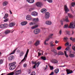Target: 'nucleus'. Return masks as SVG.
Returning a JSON list of instances; mask_svg holds the SVG:
<instances>
[{
    "label": "nucleus",
    "instance_id": "nucleus-1",
    "mask_svg": "<svg viewBox=\"0 0 75 75\" xmlns=\"http://www.w3.org/2000/svg\"><path fill=\"white\" fill-rule=\"evenodd\" d=\"M16 64V62L10 63L9 64V66L10 67L9 69L10 70H13V69H14L16 67V66L15 65Z\"/></svg>",
    "mask_w": 75,
    "mask_h": 75
},
{
    "label": "nucleus",
    "instance_id": "nucleus-2",
    "mask_svg": "<svg viewBox=\"0 0 75 75\" xmlns=\"http://www.w3.org/2000/svg\"><path fill=\"white\" fill-rule=\"evenodd\" d=\"M28 52H29V50L28 49L27 50V51L26 52V54L25 55L23 59L22 60L21 62H24L26 61V59L27 58V55H28Z\"/></svg>",
    "mask_w": 75,
    "mask_h": 75
},
{
    "label": "nucleus",
    "instance_id": "nucleus-3",
    "mask_svg": "<svg viewBox=\"0 0 75 75\" xmlns=\"http://www.w3.org/2000/svg\"><path fill=\"white\" fill-rule=\"evenodd\" d=\"M40 29H35L34 31V33L35 34H39L40 33Z\"/></svg>",
    "mask_w": 75,
    "mask_h": 75
},
{
    "label": "nucleus",
    "instance_id": "nucleus-4",
    "mask_svg": "<svg viewBox=\"0 0 75 75\" xmlns=\"http://www.w3.org/2000/svg\"><path fill=\"white\" fill-rule=\"evenodd\" d=\"M8 25V24L6 23H4V24H1L0 25V28H6Z\"/></svg>",
    "mask_w": 75,
    "mask_h": 75
},
{
    "label": "nucleus",
    "instance_id": "nucleus-5",
    "mask_svg": "<svg viewBox=\"0 0 75 75\" xmlns=\"http://www.w3.org/2000/svg\"><path fill=\"white\" fill-rule=\"evenodd\" d=\"M64 10L65 11V13H67L69 11V9H68V8L67 5H64Z\"/></svg>",
    "mask_w": 75,
    "mask_h": 75
},
{
    "label": "nucleus",
    "instance_id": "nucleus-6",
    "mask_svg": "<svg viewBox=\"0 0 75 75\" xmlns=\"http://www.w3.org/2000/svg\"><path fill=\"white\" fill-rule=\"evenodd\" d=\"M74 25L75 27V22H74V23H73L72 22H71L69 28H74L75 27L73 26Z\"/></svg>",
    "mask_w": 75,
    "mask_h": 75
},
{
    "label": "nucleus",
    "instance_id": "nucleus-7",
    "mask_svg": "<svg viewBox=\"0 0 75 75\" xmlns=\"http://www.w3.org/2000/svg\"><path fill=\"white\" fill-rule=\"evenodd\" d=\"M50 17V13L49 12H46L45 13V19H48Z\"/></svg>",
    "mask_w": 75,
    "mask_h": 75
},
{
    "label": "nucleus",
    "instance_id": "nucleus-8",
    "mask_svg": "<svg viewBox=\"0 0 75 75\" xmlns=\"http://www.w3.org/2000/svg\"><path fill=\"white\" fill-rule=\"evenodd\" d=\"M14 74L15 75H19V74H21V71L20 70H17V71L14 72Z\"/></svg>",
    "mask_w": 75,
    "mask_h": 75
},
{
    "label": "nucleus",
    "instance_id": "nucleus-9",
    "mask_svg": "<svg viewBox=\"0 0 75 75\" xmlns=\"http://www.w3.org/2000/svg\"><path fill=\"white\" fill-rule=\"evenodd\" d=\"M26 20H31L32 18L31 16L29 15H28L26 17Z\"/></svg>",
    "mask_w": 75,
    "mask_h": 75
},
{
    "label": "nucleus",
    "instance_id": "nucleus-10",
    "mask_svg": "<svg viewBox=\"0 0 75 75\" xmlns=\"http://www.w3.org/2000/svg\"><path fill=\"white\" fill-rule=\"evenodd\" d=\"M36 5L38 7H41L42 5V3L41 2H37L36 3Z\"/></svg>",
    "mask_w": 75,
    "mask_h": 75
},
{
    "label": "nucleus",
    "instance_id": "nucleus-11",
    "mask_svg": "<svg viewBox=\"0 0 75 75\" xmlns=\"http://www.w3.org/2000/svg\"><path fill=\"white\" fill-rule=\"evenodd\" d=\"M66 71L67 72V75L71 74L73 73V71H72V70H70V69H67L66 70Z\"/></svg>",
    "mask_w": 75,
    "mask_h": 75
},
{
    "label": "nucleus",
    "instance_id": "nucleus-12",
    "mask_svg": "<svg viewBox=\"0 0 75 75\" xmlns=\"http://www.w3.org/2000/svg\"><path fill=\"white\" fill-rule=\"evenodd\" d=\"M50 38H48V37H47L46 38V39L44 42V44L45 45H48V43H46V42H48V41H49V40H50Z\"/></svg>",
    "mask_w": 75,
    "mask_h": 75
},
{
    "label": "nucleus",
    "instance_id": "nucleus-13",
    "mask_svg": "<svg viewBox=\"0 0 75 75\" xmlns=\"http://www.w3.org/2000/svg\"><path fill=\"white\" fill-rule=\"evenodd\" d=\"M14 58V56L11 55L9 56L8 57V60L9 61H12V59H13Z\"/></svg>",
    "mask_w": 75,
    "mask_h": 75
},
{
    "label": "nucleus",
    "instance_id": "nucleus-14",
    "mask_svg": "<svg viewBox=\"0 0 75 75\" xmlns=\"http://www.w3.org/2000/svg\"><path fill=\"white\" fill-rule=\"evenodd\" d=\"M45 24L47 25H51L52 24V22L50 21H47L45 22Z\"/></svg>",
    "mask_w": 75,
    "mask_h": 75
},
{
    "label": "nucleus",
    "instance_id": "nucleus-15",
    "mask_svg": "<svg viewBox=\"0 0 75 75\" xmlns=\"http://www.w3.org/2000/svg\"><path fill=\"white\" fill-rule=\"evenodd\" d=\"M64 21H66V22H69V21L68 20V16H66L65 19L63 18V19Z\"/></svg>",
    "mask_w": 75,
    "mask_h": 75
},
{
    "label": "nucleus",
    "instance_id": "nucleus-16",
    "mask_svg": "<svg viewBox=\"0 0 75 75\" xmlns=\"http://www.w3.org/2000/svg\"><path fill=\"white\" fill-rule=\"evenodd\" d=\"M40 42L39 40H37L36 41V42L35 44V45L37 47V46H38L39 45H40Z\"/></svg>",
    "mask_w": 75,
    "mask_h": 75
},
{
    "label": "nucleus",
    "instance_id": "nucleus-17",
    "mask_svg": "<svg viewBox=\"0 0 75 75\" xmlns=\"http://www.w3.org/2000/svg\"><path fill=\"white\" fill-rule=\"evenodd\" d=\"M24 52L23 51H21V52H20L19 54L20 57H22V56H23V55H24Z\"/></svg>",
    "mask_w": 75,
    "mask_h": 75
},
{
    "label": "nucleus",
    "instance_id": "nucleus-18",
    "mask_svg": "<svg viewBox=\"0 0 75 75\" xmlns=\"http://www.w3.org/2000/svg\"><path fill=\"white\" fill-rule=\"evenodd\" d=\"M51 62L54 64H57L58 61L55 59H52L51 60Z\"/></svg>",
    "mask_w": 75,
    "mask_h": 75
},
{
    "label": "nucleus",
    "instance_id": "nucleus-19",
    "mask_svg": "<svg viewBox=\"0 0 75 75\" xmlns=\"http://www.w3.org/2000/svg\"><path fill=\"white\" fill-rule=\"evenodd\" d=\"M26 1L29 3H34V0H26Z\"/></svg>",
    "mask_w": 75,
    "mask_h": 75
},
{
    "label": "nucleus",
    "instance_id": "nucleus-20",
    "mask_svg": "<svg viewBox=\"0 0 75 75\" xmlns=\"http://www.w3.org/2000/svg\"><path fill=\"white\" fill-rule=\"evenodd\" d=\"M27 21L23 22L21 23V24L22 25H25L27 24Z\"/></svg>",
    "mask_w": 75,
    "mask_h": 75
},
{
    "label": "nucleus",
    "instance_id": "nucleus-21",
    "mask_svg": "<svg viewBox=\"0 0 75 75\" xmlns=\"http://www.w3.org/2000/svg\"><path fill=\"white\" fill-rule=\"evenodd\" d=\"M14 25H15V24L13 22L11 23L9 25V26L10 27H12L14 26Z\"/></svg>",
    "mask_w": 75,
    "mask_h": 75
},
{
    "label": "nucleus",
    "instance_id": "nucleus-22",
    "mask_svg": "<svg viewBox=\"0 0 75 75\" xmlns=\"http://www.w3.org/2000/svg\"><path fill=\"white\" fill-rule=\"evenodd\" d=\"M37 13L36 12H33L32 13V16H37Z\"/></svg>",
    "mask_w": 75,
    "mask_h": 75
},
{
    "label": "nucleus",
    "instance_id": "nucleus-23",
    "mask_svg": "<svg viewBox=\"0 0 75 75\" xmlns=\"http://www.w3.org/2000/svg\"><path fill=\"white\" fill-rule=\"evenodd\" d=\"M53 43L54 42H53V41H51L50 42V46L51 47H54V46H55V45H53Z\"/></svg>",
    "mask_w": 75,
    "mask_h": 75
},
{
    "label": "nucleus",
    "instance_id": "nucleus-24",
    "mask_svg": "<svg viewBox=\"0 0 75 75\" xmlns=\"http://www.w3.org/2000/svg\"><path fill=\"white\" fill-rule=\"evenodd\" d=\"M4 61V59H0V65L1 64H3Z\"/></svg>",
    "mask_w": 75,
    "mask_h": 75
},
{
    "label": "nucleus",
    "instance_id": "nucleus-25",
    "mask_svg": "<svg viewBox=\"0 0 75 75\" xmlns=\"http://www.w3.org/2000/svg\"><path fill=\"white\" fill-rule=\"evenodd\" d=\"M41 11L42 13H45L47 11V10L45 9H43L41 10Z\"/></svg>",
    "mask_w": 75,
    "mask_h": 75
},
{
    "label": "nucleus",
    "instance_id": "nucleus-26",
    "mask_svg": "<svg viewBox=\"0 0 75 75\" xmlns=\"http://www.w3.org/2000/svg\"><path fill=\"white\" fill-rule=\"evenodd\" d=\"M33 21L35 22H38L39 21V19L38 18H33Z\"/></svg>",
    "mask_w": 75,
    "mask_h": 75
},
{
    "label": "nucleus",
    "instance_id": "nucleus-27",
    "mask_svg": "<svg viewBox=\"0 0 75 75\" xmlns=\"http://www.w3.org/2000/svg\"><path fill=\"white\" fill-rule=\"evenodd\" d=\"M10 33V31L9 30H6L5 32V34H9Z\"/></svg>",
    "mask_w": 75,
    "mask_h": 75
},
{
    "label": "nucleus",
    "instance_id": "nucleus-28",
    "mask_svg": "<svg viewBox=\"0 0 75 75\" xmlns=\"http://www.w3.org/2000/svg\"><path fill=\"white\" fill-rule=\"evenodd\" d=\"M64 53L63 52H59L58 54L57 55H64Z\"/></svg>",
    "mask_w": 75,
    "mask_h": 75
},
{
    "label": "nucleus",
    "instance_id": "nucleus-29",
    "mask_svg": "<svg viewBox=\"0 0 75 75\" xmlns=\"http://www.w3.org/2000/svg\"><path fill=\"white\" fill-rule=\"evenodd\" d=\"M52 52H54L55 55H56L57 54V51L56 50L54 49H53L52 50Z\"/></svg>",
    "mask_w": 75,
    "mask_h": 75
},
{
    "label": "nucleus",
    "instance_id": "nucleus-30",
    "mask_svg": "<svg viewBox=\"0 0 75 75\" xmlns=\"http://www.w3.org/2000/svg\"><path fill=\"white\" fill-rule=\"evenodd\" d=\"M56 74H57L59 72V69H56L54 70Z\"/></svg>",
    "mask_w": 75,
    "mask_h": 75
},
{
    "label": "nucleus",
    "instance_id": "nucleus-31",
    "mask_svg": "<svg viewBox=\"0 0 75 75\" xmlns=\"http://www.w3.org/2000/svg\"><path fill=\"white\" fill-rule=\"evenodd\" d=\"M38 25H36L35 26H32L31 27V29H35V28H37V27H38Z\"/></svg>",
    "mask_w": 75,
    "mask_h": 75
},
{
    "label": "nucleus",
    "instance_id": "nucleus-32",
    "mask_svg": "<svg viewBox=\"0 0 75 75\" xmlns=\"http://www.w3.org/2000/svg\"><path fill=\"white\" fill-rule=\"evenodd\" d=\"M7 5V2L6 1H5L3 3V5L5 6Z\"/></svg>",
    "mask_w": 75,
    "mask_h": 75
},
{
    "label": "nucleus",
    "instance_id": "nucleus-33",
    "mask_svg": "<svg viewBox=\"0 0 75 75\" xmlns=\"http://www.w3.org/2000/svg\"><path fill=\"white\" fill-rule=\"evenodd\" d=\"M64 40L65 42H67V40H68V38L67 37H65L64 38Z\"/></svg>",
    "mask_w": 75,
    "mask_h": 75
},
{
    "label": "nucleus",
    "instance_id": "nucleus-34",
    "mask_svg": "<svg viewBox=\"0 0 75 75\" xmlns=\"http://www.w3.org/2000/svg\"><path fill=\"white\" fill-rule=\"evenodd\" d=\"M8 14L7 13H6L4 17V18L6 19L8 17Z\"/></svg>",
    "mask_w": 75,
    "mask_h": 75
},
{
    "label": "nucleus",
    "instance_id": "nucleus-35",
    "mask_svg": "<svg viewBox=\"0 0 75 75\" xmlns=\"http://www.w3.org/2000/svg\"><path fill=\"white\" fill-rule=\"evenodd\" d=\"M41 58L44 61H45L46 60V57L44 56H42L41 57Z\"/></svg>",
    "mask_w": 75,
    "mask_h": 75
},
{
    "label": "nucleus",
    "instance_id": "nucleus-36",
    "mask_svg": "<svg viewBox=\"0 0 75 75\" xmlns=\"http://www.w3.org/2000/svg\"><path fill=\"white\" fill-rule=\"evenodd\" d=\"M68 16L70 18H73V15L69 13L68 14Z\"/></svg>",
    "mask_w": 75,
    "mask_h": 75
},
{
    "label": "nucleus",
    "instance_id": "nucleus-37",
    "mask_svg": "<svg viewBox=\"0 0 75 75\" xmlns=\"http://www.w3.org/2000/svg\"><path fill=\"white\" fill-rule=\"evenodd\" d=\"M69 56L70 57H71V58H73V57H74V56L75 55L74 54H69Z\"/></svg>",
    "mask_w": 75,
    "mask_h": 75
},
{
    "label": "nucleus",
    "instance_id": "nucleus-38",
    "mask_svg": "<svg viewBox=\"0 0 75 75\" xmlns=\"http://www.w3.org/2000/svg\"><path fill=\"white\" fill-rule=\"evenodd\" d=\"M68 27V25L67 24H65L64 25V28H67V27Z\"/></svg>",
    "mask_w": 75,
    "mask_h": 75
},
{
    "label": "nucleus",
    "instance_id": "nucleus-39",
    "mask_svg": "<svg viewBox=\"0 0 75 75\" xmlns=\"http://www.w3.org/2000/svg\"><path fill=\"white\" fill-rule=\"evenodd\" d=\"M31 69H28V70L27 72L28 74H30L31 73Z\"/></svg>",
    "mask_w": 75,
    "mask_h": 75
},
{
    "label": "nucleus",
    "instance_id": "nucleus-40",
    "mask_svg": "<svg viewBox=\"0 0 75 75\" xmlns=\"http://www.w3.org/2000/svg\"><path fill=\"white\" fill-rule=\"evenodd\" d=\"M42 52V50H40L38 52V56H40L41 55V52Z\"/></svg>",
    "mask_w": 75,
    "mask_h": 75
},
{
    "label": "nucleus",
    "instance_id": "nucleus-41",
    "mask_svg": "<svg viewBox=\"0 0 75 75\" xmlns=\"http://www.w3.org/2000/svg\"><path fill=\"white\" fill-rule=\"evenodd\" d=\"M64 53L65 55V56L66 57H67V58H68V56L67 54V52L66 51H65L64 52Z\"/></svg>",
    "mask_w": 75,
    "mask_h": 75
},
{
    "label": "nucleus",
    "instance_id": "nucleus-42",
    "mask_svg": "<svg viewBox=\"0 0 75 75\" xmlns=\"http://www.w3.org/2000/svg\"><path fill=\"white\" fill-rule=\"evenodd\" d=\"M16 50H17L16 49L15 50L12 52L11 53L10 55H11V54H14V53H15V52H16Z\"/></svg>",
    "mask_w": 75,
    "mask_h": 75
},
{
    "label": "nucleus",
    "instance_id": "nucleus-43",
    "mask_svg": "<svg viewBox=\"0 0 75 75\" xmlns=\"http://www.w3.org/2000/svg\"><path fill=\"white\" fill-rule=\"evenodd\" d=\"M40 62H38L37 63H36V64L35 65H37L38 64V65L37 66V67H38L39 66V65H40Z\"/></svg>",
    "mask_w": 75,
    "mask_h": 75
},
{
    "label": "nucleus",
    "instance_id": "nucleus-44",
    "mask_svg": "<svg viewBox=\"0 0 75 75\" xmlns=\"http://www.w3.org/2000/svg\"><path fill=\"white\" fill-rule=\"evenodd\" d=\"M14 75V72H11L8 74L7 75Z\"/></svg>",
    "mask_w": 75,
    "mask_h": 75
},
{
    "label": "nucleus",
    "instance_id": "nucleus-45",
    "mask_svg": "<svg viewBox=\"0 0 75 75\" xmlns=\"http://www.w3.org/2000/svg\"><path fill=\"white\" fill-rule=\"evenodd\" d=\"M35 24V23L31 22L30 23V25H34V24Z\"/></svg>",
    "mask_w": 75,
    "mask_h": 75
},
{
    "label": "nucleus",
    "instance_id": "nucleus-46",
    "mask_svg": "<svg viewBox=\"0 0 75 75\" xmlns=\"http://www.w3.org/2000/svg\"><path fill=\"white\" fill-rule=\"evenodd\" d=\"M49 67L50 68V70H52L53 69H54V67L53 66H50Z\"/></svg>",
    "mask_w": 75,
    "mask_h": 75
},
{
    "label": "nucleus",
    "instance_id": "nucleus-47",
    "mask_svg": "<svg viewBox=\"0 0 75 75\" xmlns=\"http://www.w3.org/2000/svg\"><path fill=\"white\" fill-rule=\"evenodd\" d=\"M23 66L24 68H26V67H27V64H23Z\"/></svg>",
    "mask_w": 75,
    "mask_h": 75
},
{
    "label": "nucleus",
    "instance_id": "nucleus-48",
    "mask_svg": "<svg viewBox=\"0 0 75 75\" xmlns=\"http://www.w3.org/2000/svg\"><path fill=\"white\" fill-rule=\"evenodd\" d=\"M47 1L49 2V3H52V0H47Z\"/></svg>",
    "mask_w": 75,
    "mask_h": 75
},
{
    "label": "nucleus",
    "instance_id": "nucleus-49",
    "mask_svg": "<svg viewBox=\"0 0 75 75\" xmlns=\"http://www.w3.org/2000/svg\"><path fill=\"white\" fill-rule=\"evenodd\" d=\"M30 75H35V71H33Z\"/></svg>",
    "mask_w": 75,
    "mask_h": 75
},
{
    "label": "nucleus",
    "instance_id": "nucleus-50",
    "mask_svg": "<svg viewBox=\"0 0 75 75\" xmlns=\"http://www.w3.org/2000/svg\"><path fill=\"white\" fill-rule=\"evenodd\" d=\"M71 6H72L73 7H74V6H75V2H72V3H71Z\"/></svg>",
    "mask_w": 75,
    "mask_h": 75
},
{
    "label": "nucleus",
    "instance_id": "nucleus-51",
    "mask_svg": "<svg viewBox=\"0 0 75 75\" xmlns=\"http://www.w3.org/2000/svg\"><path fill=\"white\" fill-rule=\"evenodd\" d=\"M64 20H63V19H62V20H61V25H63V22H64Z\"/></svg>",
    "mask_w": 75,
    "mask_h": 75
},
{
    "label": "nucleus",
    "instance_id": "nucleus-52",
    "mask_svg": "<svg viewBox=\"0 0 75 75\" xmlns=\"http://www.w3.org/2000/svg\"><path fill=\"white\" fill-rule=\"evenodd\" d=\"M70 49V48L69 47H67L65 49V50H66V51H68V50H69Z\"/></svg>",
    "mask_w": 75,
    "mask_h": 75
},
{
    "label": "nucleus",
    "instance_id": "nucleus-53",
    "mask_svg": "<svg viewBox=\"0 0 75 75\" xmlns=\"http://www.w3.org/2000/svg\"><path fill=\"white\" fill-rule=\"evenodd\" d=\"M61 46H59L57 48V50H61Z\"/></svg>",
    "mask_w": 75,
    "mask_h": 75
},
{
    "label": "nucleus",
    "instance_id": "nucleus-54",
    "mask_svg": "<svg viewBox=\"0 0 75 75\" xmlns=\"http://www.w3.org/2000/svg\"><path fill=\"white\" fill-rule=\"evenodd\" d=\"M8 20H9L8 18H6L4 20V22H6V21H8Z\"/></svg>",
    "mask_w": 75,
    "mask_h": 75
},
{
    "label": "nucleus",
    "instance_id": "nucleus-55",
    "mask_svg": "<svg viewBox=\"0 0 75 75\" xmlns=\"http://www.w3.org/2000/svg\"><path fill=\"white\" fill-rule=\"evenodd\" d=\"M36 65L35 64V65H34L32 67V69H35L36 68Z\"/></svg>",
    "mask_w": 75,
    "mask_h": 75
},
{
    "label": "nucleus",
    "instance_id": "nucleus-56",
    "mask_svg": "<svg viewBox=\"0 0 75 75\" xmlns=\"http://www.w3.org/2000/svg\"><path fill=\"white\" fill-rule=\"evenodd\" d=\"M33 9H34V8H30L29 10V11H32V10H33Z\"/></svg>",
    "mask_w": 75,
    "mask_h": 75
},
{
    "label": "nucleus",
    "instance_id": "nucleus-57",
    "mask_svg": "<svg viewBox=\"0 0 75 75\" xmlns=\"http://www.w3.org/2000/svg\"><path fill=\"white\" fill-rule=\"evenodd\" d=\"M37 63H36V62H32V64H35V65Z\"/></svg>",
    "mask_w": 75,
    "mask_h": 75
},
{
    "label": "nucleus",
    "instance_id": "nucleus-58",
    "mask_svg": "<svg viewBox=\"0 0 75 75\" xmlns=\"http://www.w3.org/2000/svg\"><path fill=\"white\" fill-rule=\"evenodd\" d=\"M72 48L74 51H75V47L74 46H73L72 47Z\"/></svg>",
    "mask_w": 75,
    "mask_h": 75
},
{
    "label": "nucleus",
    "instance_id": "nucleus-59",
    "mask_svg": "<svg viewBox=\"0 0 75 75\" xmlns=\"http://www.w3.org/2000/svg\"><path fill=\"white\" fill-rule=\"evenodd\" d=\"M66 33L67 34H68V35H70V32L69 31H67Z\"/></svg>",
    "mask_w": 75,
    "mask_h": 75
},
{
    "label": "nucleus",
    "instance_id": "nucleus-60",
    "mask_svg": "<svg viewBox=\"0 0 75 75\" xmlns=\"http://www.w3.org/2000/svg\"><path fill=\"white\" fill-rule=\"evenodd\" d=\"M69 45V43L68 42H67L65 44V46H67Z\"/></svg>",
    "mask_w": 75,
    "mask_h": 75
},
{
    "label": "nucleus",
    "instance_id": "nucleus-61",
    "mask_svg": "<svg viewBox=\"0 0 75 75\" xmlns=\"http://www.w3.org/2000/svg\"><path fill=\"white\" fill-rule=\"evenodd\" d=\"M59 34L60 35H61V34H62V31L61 30H60L59 31Z\"/></svg>",
    "mask_w": 75,
    "mask_h": 75
},
{
    "label": "nucleus",
    "instance_id": "nucleus-62",
    "mask_svg": "<svg viewBox=\"0 0 75 75\" xmlns=\"http://www.w3.org/2000/svg\"><path fill=\"white\" fill-rule=\"evenodd\" d=\"M48 38H49L50 39V38H52V37L51 36H50V35H49Z\"/></svg>",
    "mask_w": 75,
    "mask_h": 75
},
{
    "label": "nucleus",
    "instance_id": "nucleus-63",
    "mask_svg": "<svg viewBox=\"0 0 75 75\" xmlns=\"http://www.w3.org/2000/svg\"><path fill=\"white\" fill-rule=\"evenodd\" d=\"M58 42H59L58 41H57V40L55 41V43L56 44H58Z\"/></svg>",
    "mask_w": 75,
    "mask_h": 75
},
{
    "label": "nucleus",
    "instance_id": "nucleus-64",
    "mask_svg": "<svg viewBox=\"0 0 75 75\" xmlns=\"http://www.w3.org/2000/svg\"><path fill=\"white\" fill-rule=\"evenodd\" d=\"M73 42H75V38H74L73 39Z\"/></svg>",
    "mask_w": 75,
    "mask_h": 75
}]
</instances>
